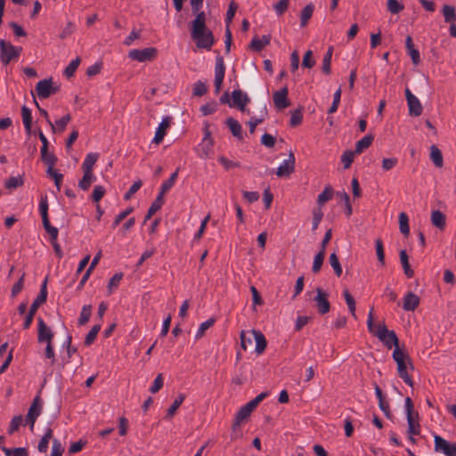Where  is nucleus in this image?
Instances as JSON below:
<instances>
[{"instance_id":"obj_1","label":"nucleus","mask_w":456,"mask_h":456,"mask_svg":"<svg viewBox=\"0 0 456 456\" xmlns=\"http://www.w3.org/2000/svg\"><path fill=\"white\" fill-rule=\"evenodd\" d=\"M191 37L198 48L210 50L215 43L213 33L206 26V14L199 12L191 21Z\"/></svg>"},{"instance_id":"obj_2","label":"nucleus","mask_w":456,"mask_h":456,"mask_svg":"<svg viewBox=\"0 0 456 456\" xmlns=\"http://www.w3.org/2000/svg\"><path fill=\"white\" fill-rule=\"evenodd\" d=\"M392 357L397 365V372L399 377L410 387L413 386V380L409 374L410 370L414 369L413 363L409 354L402 348H395Z\"/></svg>"},{"instance_id":"obj_3","label":"nucleus","mask_w":456,"mask_h":456,"mask_svg":"<svg viewBox=\"0 0 456 456\" xmlns=\"http://www.w3.org/2000/svg\"><path fill=\"white\" fill-rule=\"evenodd\" d=\"M373 334L377 336L387 348L390 349L392 346L401 348L396 334L393 330H388L384 323L379 324Z\"/></svg>"},{"instance_id":"obj_4","label":"nucleus","mask_w":456,"mask_h":456,"mask_svg":"<svg viewBox=\"0 0 456 456\" xmlns=\"http://www.w3.org/2000/svg\"><path fill=\"white\" fill-rule=\"evenodd\" d=\"M405 409L408 422V434L410 440L414 443L413 436L419 434V424L413 417V403L410 397L405 399Z\"/></svg>"},{"instance_id":"obj_5","label":"nucleus","mask_w":456,"mask_h":456,"mask_svg":"<svg viewBox=\"0 0 456 456\" xmlns=\"http://www.w3.org/2000/svg\"><path fill=\"white\" fill-rule=\"evenodd\" d=\"M20 50L21 48H18L4 39L0 40L1 61L4 64L9 63L14 58H17L20 55Z\"/></svg>"},{"instance_id":"obj_6","label":"nucleus","mask_w":456,"mask_h":456,"mask_svg":"<svg viewBox=\"0 0 456 456\" xmlns=\"http://www.w3.org/2000/svg\"><path fill=\"white\" fill-rule=\"evenodd\" d=\"M43 409V401L40 396H36L28 409L26 421L29 424L30 430H33L37 419L40 416Z\"/></svg>"},{"instance_id":"obj_7","label":"nucleus","mask_w":456,"mask_h":456,"mask_svg":"<svg viewBox=\"0 0 456 456\" xmlns=\"http://www.w3.org/2000/svg\"><path fill=\"white\" fill-rule=\"evenodd\" d=\"M157 55V50L153 47L143 49H133L129 52L128 57L139 62H144L153 60Z\"/></svg>"},{"instance_id":"obj_8","label":"nucleus","mask_w":456,"mask_h":456,"mask_svg":"<svg viewBox=\"0 0 456 456\" xmlns=\"http://www.w3.org/2000/svg\"><path fill=\"white\" fill-rule=\"evenodd\" d=\"M214 139L207 129L201 142L198 146V154L201 159L209 158L213 153Z\"/></svg>"},{"instance_id":"obj_9","label":"nucleus","mask_w":456,"mask_h":456,"mask_svg":"<svg viewBox=\"0 0 456 456\" xmlns=\"http://www.w3.org/2000/svg\"><path fill=\"white\" fill-rule=\"evenodd\" d=\"M435 441V451L437 452H443L446 456H456V444H450L445 439L436 435L434 436Z\"/></svg>"},{"instance_id":"obj_10","label":"nucleus","mask_w":456,"mask_h":456,"mask_svg":"<svg viewBox=\"0 0 456 456\" xmlns=\"http://www.w3.org/2000/svg\"><path fill=\"white\" fill-rule=\"evenodd\" d=\"M225 74V65L223 57L217 56L215 64V88L216 94H219Z\"/></svg>"},{"instance_id":"obj_11","label":"nucleus","mask_w":456,"mask_h":456,"mask_svg":"<svg viewBox=\"0 0 456 456\" xmlns=\"http://www.w3.org/2000/svg\"><path fill=\"white\" fill-rule=\"evenodd\" d=\"M38 330H37V339L39 343H52L54 337L53 332L45 323L42 318L37 319Z\"/></svg>"},{"instance_id":"obj_12","label":"nucleus","mask_w":456,"mask_h":456,"mask_svg":"<svg viewBox=\"0 0 456 456\" xmlns=\"http://www.w3.org/2000/svg\"><path fill=\"white\" fill-rule=\"evenodd\" d=\"M316 292L317 295L314 297V300L316 303L317 310L321 314H325L330 309V302L327 299L328 295L320 288L317 289Z\"/></svg>"},{"instance_id":"obj_13","label":"nucleus","mask_w":456,"mask_h":456,"mask_svg":"<svg viewBox=\"0 0 456 456\" xmlns=\"http://www.w3.org/2000/svg\"><path fill=\"white\" fill-rule=\"evenodd\" d=\"M295 169V157L292 152L289 153V158L284 159L279 166L276 175L279 177L289 176Z\"/></svg>"},{"instance_id":"obj_14","label":"nucleus","mask_w":456,"mask_h":456,"mask_svg":"<svg viewBox=\"0 0 456 456\" xmlns=\"http://www.w3.org/2000/svg\"><path fill=\"white\" fill-rule=\"evenodd\" d=\"M36 92L39 98L46 99L52 94L55 92V90L52 86L51 79H43L40 80L36 86Z\"/></svg>"},{"instance_id":"obj_15","label":"nucleus","mask_w":456,"mask_h":456,"mask_svg":"<svg viewBox=\"0 0 456 456\" xmlns=\"http://www.w3.org/2000/svg\"><path fill=\"white\" fill-rule=\"evenodd\" d=\"M232 104L231 106H236L241 111H245L246 105L249 102L248 96L242 93L240 90H234L232 93Z\"/></svg>"},{"instance_id":"obj_16","label":"nucleus","mask_w":456,"mask_h":456,"mask_svg":"<svg viewBox=\"0 0 456 456\" xmlns=\"http://www.w3.org/2000/svg\"><path fill=\"white\" fill-rule=\"evenodd\" d=\"M169 126H170V118L165 117L156 129L155 135L152 139L153 143L159 144L162 142L164 136L167 134V130L169 127Z\"/></svg>"},{"instance_id":"obj_17","label":"nucleus","mask_w":456,"mask_h":456,"mask_svg":"<svg viewBox=\"0 0 456 456\" xmlns=\"http://www.w3.org/2000/svg\"><path fill=\"white\" fill-rule=\"evenodd\" d=\"M288 96V88L284 87L279 91L273 93V102L274 105L278 109H285L289 106V102L287 99Z\"/></svg>"},{"instance_id":"obj_18","label":"nucleus","mask_w":456,"mask_h":456,"mask_svg":"<svg viewBox=\"0 0 456 456\" xmlns=\"http://www.w3.org/2000/svg\"><path fill=\"white\" fill-rule=\"evenodd\" d=\"M253 411L245 404L236 414L232 424V431L235 433L240 429L241 422L248 419Z\"/></svg>"},{"instance_id":"obj_19","label":"nucleus","mask_w":456,"mask_h":456,"mask_svg":"<svg viewBox=\"0 0 456 456\" xmlns=\"http://www.w3.org/2000/svg\"><path fill=\"white\" fill-rule=\"evenodd\" d=\"M419 305V297L412 292H408L403 298V308L405 311H414Z\"/></svg>"},{"instance_id":"obj_20","label":"nucleus","mask_w":456,"mask_h":456,"mask_svg":"<svg viewBox=\"0 0 456 456\" xmlns=\"http://www.w3.org/2000/svg\"><path fill=\"white\" fill-rule=\"evenodd\" d=\"M47 297V290H46V280L42 284L41 290L37 297L34 300L32 305H30L29 311L31 314H36L39 305L45 302Z\"/></svg>"},{"instance_id":"obj_21","label":"nucleus","mask_w":456,"mask_h":456,"mask_svg":"<svg viewBox=\"0 0 456 456\" xmlns=\"http://www.w3.org/2000/svg\"><path fill=\"white\" fill-rule=\"evenodd\" d=\"M409 114L412 117H419L422 113V105L419 100L415 96L407 101Z\"/></svg>"},{"instance_id":"obj_22","label":"nucleus","mask_w":456,"mask_h":456,"mask_svg":"<svg viewBox=\"0 0 456 456\" xmlns=\"http://www.w3.org/2000/svg\"><path fill=\"white\" fill-rule=\"evenodd\" d=\"M94 181H96V176L93 172L86 171L84 172L82 179L78 183V187L83 191H87Z\"/></svg>"},{"instance_id":"obj_23","label":"nucleus","mask_w":456,"mask_h":456,"mask_svg":"<svg viewBox=\"0 0 456 456\" xmlns=\"http://www.w3.org/2000/svg\"><path fill=\"white\" fill-rule=\"evenodd\" d=\"M53 438V430L51 428H47L45 435L41 438L38 443L37 450L41 453H45L48 449L49 442Z\"/></svg>"},{"instance_id":"obj_24","label":"nucleus","mask_w":456,"mask_h":456,"mask_svg":"<svg viewBox=\"0 0 456 456\" xmlns=\"http://www.w3.org/2000/svg\"><path fill=\"white\" fill-rule=\"evenodd\" d=\"M252 334L256 340V352L257 354H262L266 347L265 338L260 331L252 330Z\"/></svg>"},{"instance_id":"obj_25","label":"nucleus","mask_w":456,"mask_h":456,"mask_svg":"<svg viewBox=\"0 0 456 456\" xmlns=\"http://www.w3.org/2000/svg\"><path fill=\"white\" fill-rule=\"evenodd\" d=\"M431 222L433 225L442 230L445 226V216L439 210H435L431 214Z\"/></svg>"},{"instance_id":"obj_26","label":"nucleus","mask_w":456,"mask_h":456,"mask_svg":"<svg viewBox=\"0 0 456 456\" xmlns=\"http://www.w3.org/2000/svg\"><path fill=\"white\" fill-rule=\"evenodd\" d=\"M374 137L371 134H367L364 137H362L360 141L357 142L355 145V153L360 154L362 153L365 149L369 148L373 141Z\"/></svg>"},{"instance_id":"obj_27","label":"nucleus","mask_w":456,"mask_h":456,"mask_svg":"<svg viewBox=\"0 0 456 456\" xmlns=\"http://www.w3.org/2000/svg\"><path fill=\"white\" fill-rule=\"evenodd\" d=\"M430 159L437 167H442L444 164L443 155L441 151L436 146L432 145L430 148Z\"/></svg>"},{"instance_id":"obj_28","label":"nucleus","mask_w":456,"mask_h":456,"mask_svg":"<svg viewBox=\"0 0 456 456\" xmlns=\"http://www.w3.org/2000/svg\"><path fill=\"white\" fill-rule=\"evenodd\" d=\"M400 261L403 265L404 274L407 277L411 278L414 274V272L410 266L408 255L405 250L400 251Z\"/></svg>"},{"instance_id":"obj_29","label":"nucleus","mask_w":456,"mask_h":456,"mask_svg":"<svg viewBox=\"0 0 456 456\" xmlns=\"http://www.w3.org/2000/svg\"><path fill=\"white\" fill-rule=\"evenodd\" d=\"M444 21L447 23H453L456 20L455 7L449 4H444L442 10Z\"/></svg>"},{"instance_id":"obj_30","label":"nucleus","mask_w":456,"mask_h":456,"mask_svg":"<svg viewBox=\"0 0 456 456\" xmlns=\"http://www.w3.org/2000/svg\"><path fill=\"white\" fill-rule=\"evenodd\" d=\"M226 125L230 128L233 136L240 138V139L242 137V134H241L242 127L237 120H235L232 118H228L226 119Z\"/></svg>"},{"instance_id":"obj_31","label":"nucleus","mask_w":456,"mask_h":456,"mask_svg":"<svg viewBox=\"0 0 456 456\" xmlns=\"http://www.w3.org/2000/svg\"><path fill=\"white\" fill-rule=\"evenodd\" d=\"M21 116H22V121L24 127L26 131L29 134L31 132V126H32V114L31 110L26 107L23 106L21 109Z\"/></svg>"},{"instance_id":"obj_32","label":"nucleus","mask_w":456,"mask_h":456,"mask_svg":"<svg viewBox=\"0 0 456 456\" xmlns=\"http://www.w3.org/2000/svg\"><path fill=\"white\" fill-rule=\"evenodd\" d=\"M314 10V6L313 4H308L302 10L301 14H300V25H301V27H305L307 24L308 20H310V18L313 15Z\"/></svg>"},{"instance_id":"obj_33","label":"nucleus","mask_w":456,"mask_h":456,"mask_svg":"<svg viewBox=\"0 0 456 456\" xmlns=\"http://www.w3.org/2000/svg\"><path fill=\"white\" fill-rule=\"evenodd\" d=\"M98 159V155L96 153H89L86 155L84 162L82 164L83 172L88 171L93 172V167Z\"/></svg>"},{"instance_id":"obj_34","label":"nucleus","mask_w":456,"mask_h":456,"mask_svg":"<svg viewBox=\"0 0 456 456\" xmlns=\"http://www.w3.org/2000/svg\"><path fill=\"white\" fill-rule=\"evenodd\" d=\"M185 399V395L183 394H180L175 400L173 402L172 405L168 408L166 418L171 419L176 412L177 409L183 403Z\"/></svg>"},{"instance_id":"obj_35","label":"nucleus","mask_w":456,"mask_h":456,"mask_svg":"<svg viewBox=\"0 0 456 456\" xmlns=\"http://www.w3.org/2000/svg\"><path fill=\"white\" fill-rule=\"evenodd\" d=\"M42 222L43 226L45 230L48 232L50 239L57 240L59 231L56 227L51 225L48 216H43Z\"/></svg>"},{"instance_id":"obj_36","label":"nucleus","mask_w":456,"mask_h":456,"mask_svg":"<svg viewBox=\"0 0 456 456\" xmlns=\"http://www.w3.org/2000/svg\"><path fill=\"white\" fill-rule=\"evenodd\" d=\"M399 229H400V232L403 235H405V236L409 235V233H410L409 217L404 212H402L399 214Z\"/></svg>"},{"instance_id":"obj_37","label":"nucleus","mask_w":456,"mask_h":456,"mask_svg":"<svg viewBox=\"0 0 456 456\" xmlns=\"http://www.w3.org/2000/svg\"><path fill=\"white\" fill-rule=\"evenodd\" d=\"M164 203L163 197L161 195H158L154 202L150 207L147 215L145 216V220L150 219L158 210H159Z\"/></svg>"},{"instance_id":"obj_38","label":"nucleus","mask_w":456,"mask_h":456,"mask_svg":"<svg viewBox=\"0 0 456 456\" xmlns=\"http://www.w3.org/2000/svg\"><path fill=\"white\" fill-rule=\"evenodd\" d=\"M270 42L269 37L264 36L261 39L255 37L250 44V46L253 50L259 52L261 51L265 45H267Z\"/></svg>"},{"instance_id":"obj_39","label":"nucleus","mask_w":456,"mask_h":456,"mask_svg":"<svg viewBox=\"0 0 456 456\" xmlns=\"http://www.w3.org/2000/svg\"><path fill=\"white\" fill-rule=\"evenodd\" d=\"M343 296H344L345 300L346 302V305L348 306L349 312L351 313V314L354 318H356V314H355V301H354L353 296L349 293V291L347 289H345L343 291Z\"/></svg>"},{"instance_id":"obj_40","label":"nucleus","mask_w":456,"mask_h":456,"mask_svg":"<svg viewBox=\"0 0 456 456\" xmlns=\"http://www.w3.org/2000/svg\"><path fill=\"white\" fill-rule=\"evenodd\" d=\"M214 322H215L214 319H208V320L203 322L200 325V327L195 334V338L199 339V338H202L204 336L205 332L214 324Z\"/></svg>"},{"instance_id":"obj_41","label":"nucleus","mask_w":456,"mask_h":456,"mask_svg":"<svg viewBox=\"0 0 456 456\" xmlns=\"http://www.w3.org/2000/svg\"><path fill=\"white\" fill-rule=\"evenodd\" d=\"M387 10L393 14L399 13L404 8L403 4L399 3L397 0H387Z\"/></svg>"},{"instance_id":"obj_42","label":"nucleus","mask_w":456,"mask_h":456,"mask_svg":"<svg viewBox=\"0 0 456 456\" xmlns=\"http://www.w3.org/2000/svg\"><path fill=\"white\" fill-rule=\"evenodd\" d=\"M122 278H123L122 273H115L112 276V278L110 280L109 284H108L109 294H111L113 292V290L118 287Z\"/></svg>"},{"instance_id":"obj_43","label":"nucleus","mask_w":456,"mask_h":456,"mask_svg":"<svg viewBox=\"0 0 456 456\" xmlns=\"http://www.w3.org/2000/svg\"><path fill=\"white\" fill-rule=\"evenodd\" d=\"M324 257H325V253H323V250H320V252L314 256L313 267H312V270L314 273H316L321 270L323 261H324Z\"/></svg>"},{"instance_id":"obj_44","label":"nucleus","mask_w":456,"mask_h":456,"mask_svg":"<svg viewBox=\"0 0 456 456\" xmlns=\"http://www.w3.org/2000/svg\"><path fill=\"white\" fill-rule=\"evenodd\" d=\"M100 330H101V325H99V324L94 325L91 329V330L88 332V334L86 335V339H85L86 346H90L91 344H93V342L95 340Z\"/></svg>"},{"instance_id":"obj_45","label":"nucleus","mask_w":456,"mask_h":456,"mask_svg":"<svg viewBox=\"0 0 456 456\" xmlns=\"http://www.w3.org/2000/svg\"><path fill=\"white\" fill-rule=\"evenodd\" d=\"M91 311H92L91 305H87L83 306L82 311L80 313L79 319H78L79 325H85L89 321L90 316H91Z\"/></svg>"},{"instance_id":"obj_46","label":"nucleus","mask_w":456,"mask_h":456,"mask_svg":"<svg viewBox=\"0 0 456 456\" xmlns=\"http://www.w3.org/2000/svg\"><path fill=\"white\" fill-rule=\"evenodd\" d=\"M341 93L342 91L340 87L334 93L333 102L328 110L329 114H333L338 110L340 103Z\"/></svg>"},{"instance_id":"obj_47","label":"nucleus","mask_w":456,"mask_h":456,"mask_svg":"<svg viewBox=\"0 0 456 456\" xmlns=\"http://www.w3.org/2000/svg\"><path fill=\"white\" fill-rule=\"evenodd\" d=\"M331 56H332V48L330 47L328 52L324 55L323 60H322V69L326 74H330V73Z\"/></svg>"},{"instance_id":"obj_48","label":"nucleus","mask_w":456,"mask_h":456,"mask_svg":"<svg viewBox=\"0 0 456 456\" xmlns=\"http://www.w3.org/2000/svg\"><path fill=\"white\" fill-rule=\"evenodd\" d=\"M330 264L331 267L333 268L337 276H340L342 273V267L340 265L339 260H338L336 253H332L330 256Z\"/></svg>"},{"instance_id":"obj_49","label":"nucleus","mask_w":456,"mask_h":456,"mask_svg":"<svg viewBox=\"0 0 456 456\" xmlns=\"http://www.w3.org/2000/svg\"><path fill=\"white\" fill-rule=\"evenodd\" d=\"M22 423H23V417L21 415L15 416L14 418H12V419L11 420L9 428H8V433L13 434L15 431H17L19 429V428L22 425Z\"/></svg>"},{"instance_id":"obj_50","label":"nucleus","mask_w":456,"mask_h":456,"mask_svg":"<svg viewBox=\"0 0 456 456\" xmlns=\"http://www.w3.org/2000/svg\"><path fill=\"white\" fill-rule=\"evenodd\" d=\"M79 63H80L79 58H76L75 60L71 61V62L69 64V66L64 70L65 76L68 77H72L74 75V73L76 72Z\"/></svg>"},{"instance_id":"obj_51","label":"nucleus","mask_w":456,"mask_h":456,"mask_svg":"<svg viewBox=\"0 0 456 456\" xmlns=\"http://www.w3.org/2000/svg\"><path fill=\"white\" fill-rule=\"evenodd\" d=\"M41 157L43 161L48 166H54L57 160L56 157L53 154L48 152L47 150L41 149Z\"/></svg>"},{"instance_id":"obj_52","label":"nucleus","mask_w":456,"mask_h":456,"mask_svg":"<svg viewBox=\"0 0 456 456\" xmlns=\"http://www.w3.org/2000/svg\"><path fill=\"white\" fill-rule=\"evenodd\" d=\"M354 154H356L355 151H346L343 153V155L341 157V160H342V163L346 169L350 167V166L354 160Z\"/></svg>"},{"instance_id":"obj_53","label":"nucleus","mask_w":456,"mask_h":456,"mask_svg":"<svg viewBox=\"0 0 456 456\" xmlns=\"http://www.w3.org/2000/svg\"><path fill=\"white\" fill-rule=\"evenodd\" d=\"M376 254H377V257H378V260L379 261V263L384 265H385V252H384V247H383V243L380 240H376Z\"/></svg>"},{"instance_id":"obj_54","label":"nucleus","mask_w":456,"mask_h":456,"mask_svg":"<svg viewBox=\"0 0 456 456\" xmlns=\"http://www.w3.org/2000/svg\"><path fill=\"white\" fill-rule=\"evenodd\" d=\"M64 448L58 439H53L51 456H62Z\"/></svg>"},{"instance_id":"obj_55","label":"nucleus","mask_w":456,"mask_h":456,"mask_svg":"<svg viewBox=\"0 0 456 456\" xmlns=\"http://www.w3.org/2000/svg\"><path fill=\"white\" fill-rule=\"evenodd\" d=\"M163 382H164V378H163V375L161 373H159L154 379L153 381V384L151 385V387H150V391L152 393V394H155L157 392H159L161 387H163Z\"/></svg>"},{"instance_id":"obj_56","label":"nucleus","mask_w":456,"mask_h":456,"mask_svg":"<svg viewBox=\"0 0 456 456\" xmlns=\"http://www.w3.org/2000/svg\"><path fill=\"white\" fill-rule=\"evenodd\" d=\"M332 198V190L326 187L324 191L318 196V204L322 205Z\"/></svg>"},{"instance_id":"obj_57","label":"nucleus","mask_w":456,"mask_h":456,"mask_svg":"<svg viewBox=\"0 0 456 456\" xmlns=\"http://www.w3.org/2000/svg\"><path fill=\"white\" fill-rule=\"evenodd\" d=\"M314 64L315 61L313 60V52L311 50L305 52L303 57L302 66L305 68L311 69L312 67H314Z\"/></svg>"},{"instance_id":"obj_58","label":"nucleus","mask_w":456,"mask_h":456,"mask_svg":"<svg viewBox=\"0 0 456 456\" xmlns=\"http://www.w3.org/2000/svg\"><path fill=\"white\" fill-rule=\"evenodd\" d=\"M266 392H263L259 394L256 397H255L253 400L246 403L248 408L251 409L252 411L267 396Z\"/></svg>"},{"instance_id":"obj_59","label":"nucleus","mask_w":456,"mask_h":456,"mask_svg":"<svg viewBox=\"0 0 456 456\" xmlns=\"http://www.w3.org/2000/svg\"><path fill=\"white\" fill-rule=\"evenodd\" d=\"M208 91V88H207V86L201 82V81H198L195 83L194 85V87H193V94L196 95V96H202L203 94H205Z\"/></svg>"},{"instance_id":"obj_60","label":"nucleus","mask_w":456,"mask_h":456,"mask_svg":"<svg viewBox=\"0 0 456 456\" xmlns=\"http://www.w3.org/2000/svg\"><path fill=\"white\" fill-rule=\"evenodd\" d=\"M105 194V189L101 186L97 185L94 188L93 193H92V200L95 202H98L102 200V198Z\"/></svg>"},{"instance_id":"obj_61","label":"nucleus","mask_w":456,"mask_h":456,"mask_svg":"<svg viewBox=\"0 0 456 456\" xmlns=\"http://www.w3.org/2000/svg\"><path fill=\"white\" fill-rule=\"evenodd\" d=\"M24 286V274L19 279V281L12 286V297H15L23 289Z\"/></svg>"},{"instance_id":"obj_62","label":"nucleus","mask_w":456,"mask_h":456,"mask_svg":"<svg viewBox=\"0 0 456 456\" xmlns=\"http://www.w3.org/2000/svg\"><path fill=\"white\" fill-rule=\"evenodd\" d=\"M314 216H313V222H312V224H313V230H316L322 219V216H323V213L322 212L321 209H315L314 210V213H313Z\"/></svg>"},{"instance_id":"obj_63","label":"nucleus","mask_w":456,"mask_h":456,"mask_svg":"<svg viewBox=\"0 0 456 456\" xmlns=\"http://www.w3.org/2000/svg\"><path fill=\"white\" fill-rule=\"evenodd\" d=\"M289 6V0H280L274 4L273 8L278 15H281Z\"/></svg>"},{"instance_id":"obj_64","label":"nucleus","mask_w":456,"mask_h":456,"mask_svg":"<svg viewBox=\"0 0 456 456\" xmlns=\"http://www.w3.org/2000/svg\"><path fill=\"white\" fill-rule=\"evenodd\" d=\"M70 120H71V116L69 114L63 116L61 118L58 119L55 122V124L57 126L56 129H58L61 132L63 131Z\"/></svg>"}]
</instances>
